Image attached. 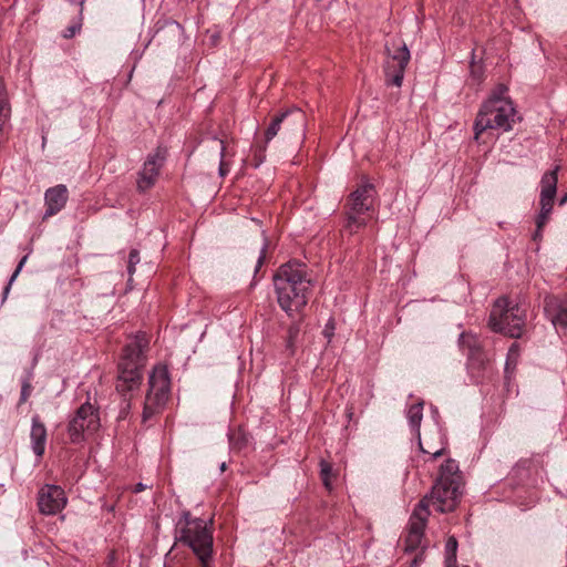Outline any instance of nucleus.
Here are the masks:
<instances>
[{
  "instance_id": "1",
  "label": "nucleus",
  "mask_w": 567,
  "mask_h": 567,
  "mask_svg": "<svg viewBox=\"0 0 567 567\" xmlns=\"http://www.w3.org/2000/svg\"><path fill=\"white\" fill-rule=\"evenodd\" d=\"M277 301L289 316L300 313L307 306L311 292L312 278L305 262L290 260L279 267L274 276Z\"/></svg>"
},
{
  "instance_id": "2",
  "label": "nucleus",
  "mask_w": 567,
  "mask_h": 567,
  "mask_svg": "<svg viewBox=\"0 0 567 567\" xmlns=\"http://www.w3.org/2000/svg\"><path fill=\"white\" fill-rule=\"evenodd\" d=\"M519 121L518 112L508 95L505 84H497L483 102L474 123L475 140L487 130L505 133L513 130Z\"/></svg>"
},
{
  "instance_id": "3",
  "label": "nucleus",
  "mask_w": 567,
  "mask_h": 567,
  "mask_svg": "<svg viewBox=\"0 0 567 567\" xmlns=\"http://www.w3.org/2000/svg\"><path fill=\"white\" fill-rule=\"evenodd\" d=\"M146 333L138 332L124 347L123 354L117 367L116 391L124 396V413L130 408L128 394L140 389L143 380V369L146 362L145 352L148 348Z\"/></svg>"
},
{
  "instance_id": "4",
  "label": "nucleus",
  "mask_w": 567,
  "mask_h": 567,
  "mask_svg": "<svg viewBox=\"0 0 567 567\" xmlns=\"http://www.w3.org/2000/svg\"><path fill=\"white\" fill-rule=\"evenodd\" d=\"M375 199L374 185L363 177L355 189L349 194L343 205V229L346 233L355 235L360 229L367 227L375 213Z\"/></svg>"
},
{
  "instance_id": "5",
  "label": "nucleus",
  "mask_w": 567,
  "mask_h": 567,
  "mask_svg": "<svg viewBox=\"0 0 567 567\" xmlns=\"http://www.w3.org/2000/svg\"><path fill=\"white\" fill-rule=\"evenodd\" d=\"M176 540L192 549L200 567H214L213 520L198 519L176 529Z\"/></svg>"
},
{
  "instance_id": "6",
  "label": "nucleus",
  "mask_w": 567,
  "mask_h": 567,
  "mask_svg": "<svg viewBox=\"0 0 567 567\" xmlns=\"http://www.w3.org/2000/svg\"><path fill=\"white\" fill-rule=\"evenodd\" d=\"M526 320V309L512 303L506 297L498 298L489 313L488 326L494 332L519 338Z\"/></svg>"
},
{
  "instance_id": "7",
  "label": "nucleus",
  "mask_w": 567,
  "mask_h": 567,
  "mask_svg": "<svg viewBox=\"0 0 567 567\" xmlns=\"http://www.w3.org/2000/svg\"><path fill=\"white\" fill-rule=\"evenodd\" d=\"M458 344L462 350L467 351V369L471 378L476 383H483L492 379L494 368L489 358L484 352L478 337L473 333L463 332L460 334Z\"/></svg>"
},
{
  "instance_id": "8",
  "label": "nucleus",
  "mask_w": 567,
  "mask_h": 567,
  "mask_svg": "<svg viewBox=\"0 0 567 567\" xmlns=\"http://www.w3.org/2000/svg\"><path fill=\"white\" fill-rule=\"evenodd\" d=\"M171 390L168 370L164 365L153 369L148 379V391L145 396L143 421L146 422L158 413L166 404Z\"/></svg>"
},
{
  "instance_id": "9",
  "label": "nucleus",
  "mask_w": 567,
  "mask_h": 567,
  "mask_svg": "<svg viewBox=\"0 0 567 567\" xmlns=\"http://www.w3.org/2000/svg\"><path fill=\"white\" fill-rule=\"evenodd\" d=\"M384 75L388 85L400 87L402 85L405 69L410 61V51L400 39H393L385 43Z\"/></svg>"
},
{
  "instance_id": "10",
  "label": "nucleus",
  "mask_w": 567,
  "mask_h": 567,
  "mask_svg": "<svg viewBox=\"0 0 567 567\" xmlns=\"http://www.w3.org/2000/svg\"><path fill=\"white\" fill-rule=\"evenodd\" d=\"M305 127V113L297 107L287 109L272 116L265 130L264 140L266 143L271 142L281 130L288 135L295 132L303 133Z\"/></svg>"
},
{
  "instance_id": "11",
  "label": "nucleus",
  "mask_w": 567,
  "mask_h": 567,
  "mask_svg": "<svg viewBox=\"0 0 567 567\" xmlns=\"http://www.w3.org/2000/svg\"><path fill=\"white\" fill-rule=\"evenodd\" d=\"M100 426V419L96 409L89 402L83 403L71 417L68 424L70 441L74 444L85 439V433H93Z\"/></svg>"
},
{
  "instance_id": "12",
  "label": "nucleus",
  "mask_w": 567,
  "mask_h": 567,
  "mask_svg": "<svg viewBox=\"0 0 567 567\" xmlns=\"http://www.w3.org/2000/svg\"><path fill=\"white\" fill-rule=\"evenodd\" d=\"M460 496L461 485L457 482H435L430 495L424 496L421 501L427 499V507L433 506L437 512L449 513L454 511Z\"/></svg>"
},
{
  "instance_id": "13",
  "label": "nucleus",
  "mask_w": 567,
  "mask_h": 567,
  "mask_svg": "<svg viewBox=\"0 0 567 567\" xmlns=\"http://www.w3.org/2000/svg\"><path fill=\"white\" fill-rule=\"evenodd\" d=\"M430 512L427 511V499L420 501L415 506L409 520V530L405 537V550L414 551L422 546L423 534Z\"/></svg>"
},
{
  "instance_id": "14",
  "label": "nucleus",
  "mask_w": 567,
  "mask_h": 567,
  "mask_svg": "<svg viewBox=\"0 0 567 567\" xmlns=\"http://www.w3.org/2000/svg\"><path fill=\"white\" fill-rule=\"evenodd\" d=\"M68 498L62 487L44 485L38 494L39 511L44 515H55L66 505Z\"/></svg>"
},
{
  "instance_id": "15",
  "label": "nucleus",
  "mask_w": 567,
  "mask_h": 567,
  "mask_svg": "<svg viewBox=\"0 0 567 567\" xmlns=\"http://www.w3.org/2000/svg\"><path fill=\"white\" fill-rule=\"evenodd\" d=\"M164 162L165 156L159 148L148 155L138 173L137 188L140 192H145L155 185Z\"/></svg>"
},
{
  "instance_id": "16",
  "label": "nucleus",
  "mask_w": 567,
  "mask_h": 567,
  "mask_svg": "<svg viewBox=\"0 0 567 567\" xmlns=\"http://www.w3.org/2000/svg\"><path fill=\"white\" fill-rule=\"evenodd\" d=\"M422 410H423V402L412 404L408 410L406 417L409 420L410 426L412 427V431L417 436L420 450L425 454H430L432 456V458H436V457L443 455L444 449H445L444 447L445 443L443 442V439L440 435L441 447H439V449H433L432 446H429V449L423 447V443L421 441V433H420V426H421V421H422V416H423Z\"/></svg>"
},
{
  "instance_id": "17",
  "label": "nucleus",
  "mask_w": 567,
  "mask_h": 567,
  "mask_svg": "<svg viewBox=\"0 0 567 567\" xmlns=\"http://www.w3.org/2000/svg\"><path fill=\"white\" fill-rule=\"evenodd\" d=\"M544 311L557 330L567 329V300L548 296L545 298Z\"/></svg>"
},
{
  "instance_id": "18",
  "label": "nucleus",
  "mask_w": 567,
  "mask_h": 567,
  "mask_svg": "<svg viewBox=\"0 0 567 567\" xmlns=\"http://www.w3.org/2000/svg\"><path fill=\"white\" fill-rule=\"evenodd\" d=\"M69 190L65 185L59 184L45 190V213L43 218H49L60 213L66 205Z\"/></svg>"
},
{
  "instance_id": "19",
  "label": "nucleus",
  "mask_w": 567,
  "mask_h": 567,
  "mask_svg": "<svg viewBox=\"0 0 567 567\" xmlns=\"http://www.w3.org/2000/svg\"><path fill=\"white\" fill-rule=\"evenodd\" d=\"M48 432L44 423L39 415L31 419L30 446L38 460H41L45 453Z\"/></svg>"
},
{
  "instance_id": "20",
  "label": "nucleus",
  "mask_w": 567,
  "mask_h": 567,
  "mask_svg": "<svg viewBox=\"0 0 567 567\" xmlns=\"http://www.w3.org/2000/svg\"><path fill=\"white\" fill-rule=\"evenodd\" d=\"M559 166L554 169L546 172L540 181V196L539 203H548L554 205V199L557 192L558 173Z\"/></svg>"
},
{
  "instance_id": "21",
  "label": "nucleus",
  "mask_w": 567,
  "mask_h": 567,
  "mask_svg": "<svg viewBox=\"0 0 567 567\" xmlns=\"http://www.w3.org/2000/svg\"><path fill=\"white\" fill-rule=\"evenodd\" d=\"M455 481L461 485V475L458 470V464L454 460H447L444 464H442L440 468V474L436 482L444 483Z\"/></svg>"
},
{
  "instance_id": "22",
  "label": "nucleus",
  "mask_w": 567,
  "mask_h": 567,
  "mask_svg": "<svg viewBox=\"0 0 567 567\" xmlns=\"http://www.w3.org/2000/svg\"><path fill=\"white\" fill-rule=\"evenodd\" d=\"M269 143H266V140L256 141V143L251 146L252 152V166L258 168L266 159V151Z\"/></svg>"
},
{
  "instance_id": "23",
  "label": "nucleus",
  "mask_w": 567,
  "mask_h": 567,
  "mask_svg": "<svg viewBox=\"0 0 567 567\" xmlns=\"http://www.w3.org/2000/svg\"><path fill=\"white\" fill-rule=\"evenodd\" d=\"M300 333V324L298 322H293L288 328V334L286 339V352L288 355H293L296 352V341Z\"/></svg>"
},
{
  "instance_id": "24",
  "label": "nucleus",
  "mask_w": 567,
  "mask_h": 567,
  "mask_svg": "<svg viewBox=\"0 0 567 567\" xmlns=\"http://www.w3.org/2000/svg\"><path fill=\"white\" fill-rule=\"evenodd\" d=\"M457 540L450 536L445 544V567L456 565Z\"/></svg>"
},
{
  "instance_id": "25",
  "label": "nucleus",
  "mask_w": 567,
  "mask_h": 567,
  "mask_svg": "<svg viewBox=\"0 0 567 567\" xmlns=\"http://www.w3.org/2000/svg\"><path fill=\"white\" fill-rule=\"evenodd\" d=\"M539 206L540 210L535 219V223L539 229H543L549 220L554 205L548 203H539Z\"/></svg>"
},
{
  "instance_id": "26",
  "label": "nucleus",
  "mask_w": 567,
  "mask_h": 567,
  "mask_svg": "<svg viewBox=\"0 0 567 567\" xmlns=\"http://www.w3.org/2000/svg\"><path fill=\"white\" fill-rule=\"evenodd\" d=\"M320 477L322 480L324 487L327 489L331 491L332 489V483H331L332 466L329 462H327L324 460L320 461Z\"/></svg>"
},
{
  "instance_id": "27",
  "label": "nucleus",
  "mask_w": 567,
  "mask_h": 567,
  "mask_svg": "<svg viewBox=\"0 0 567 567\" xmlns=\"http://www.w3.org/2000/svg\"><path fill=\"white\" fill-rule=\"evenodd\" d=\"M28 259V256H24L21 258V260L19 261L14 272L11 275L7 286L4 287L3 289V297H2V301H4L9 295V291H10V288H11V285L12 282L16 280V278L18 277L19 272L21 271V269L23 268L25 261Z\"/></svg>"
},
{
  "instance_id": "28",
  "label": "nucleus",
  "mask_w": 567,
  "mask_h": 567,
  "mask_svg": "<svg viewBox=\"0 0 567 567\" xmlns=\"http://www.w3.org/2000/svg\"><path fill=\"white\" fill-rule=\"evenodd\" d=\"M517 357H518V350H517V346L514 343V344H512V347L509 348L508 353H507V360H506V364H505V373L506 374L509 373L511 370L515 369Z\"/></svg>"
},
{
  "instance_id": "29",
  "label": "nucleus",
  "mask_w": 567,
  "mask_h": 567,
  "mask_svg": "<svg viewBox=\"0 0 567 567\" xmlns=\"http://www.w3.org/2000/svg\"><path fill=\"white\" fill-rule=\"evenodd\" d=\"M225 155H226V146H225L224 142L220 141V163H219V169H218L220 177H225L230 171V165L228 162L225 161Z\"/></svg>"
},
{
  "instance_id": "30",
  "label": "nucleus",
  "mask_w": 567,
  "mask_h": 567,
  "mask_svg": "<svg viewBox=\"0 0 567 567\" xmlns=\"http://www.w3.org/2000/svg\"><path fill=\"white\" fill-rule=\"evenodd\" d=\"M0 112H10L3 79L0 78Z\"/></svg>"
},
{
  "instance_id": "31",
  "label": "nucleus",
  "mask_w": 567,
  "mask_h": 567,
  "mask_svg": "<svg viewBox=\"0 0 567 567\" xmlns=\"http://www.w3.org/2000/svg\"><path fill=\"white\" fill-rule=\"evenodd\" d=\"M140 262V254L136 249L130 251L128 255V265L127 271L130 275H133L135 271V266Z\"/></svg>"
},
{
  "instance_id": "32",
  "label": "nucleus",
  "mask_w": 567,
  "mask_h": 567,
  "mask_svg": "<svg viewBox=\"0 0 567 567\" xmlns=\"http://www.w3.org/2000/svg\"><path fill=\"white\" fill-rule=\"evenodd\" d=\"M10 112H0V143L2 142V136L8 127Z\"/></svg>"
},
{
  "instance_id": "33",
  "label": "nucleus",
  "mask_w": 567,
  "mask_h": 567,
  "mask_svg": "<svg viewBox=\"0 0 567 567\" xmlns=\"http://www.w3.org/2000/svg\"><path fill=\"white\" fill-rule=\"evenodd\" d=\"M199 518H193L189 514V512H184L182 514V517L181 519L178 520V524H177V529H179L181 527H187L188 526V523L190 522H194V520H198Z\"/></svg>"
},
{
  "instance_id": "34",
  "label": "nucleus",
  "mask_w": 567,
  "mask_h": 567,
  "mask_svg": "<svg viewBox=\"0 0 567 567\" xmlns=\"http://www.w3.org/2000/svg\"><path fill=\"white\" fill-rule=\"evenodd\" d=\"M324 338L330 342L333 334H334V324H333V320L330 319L327 324L324 326V329L322 331Z\"/></svg>"
},
{
  "instance_id": "35",
  "label": "nucleus",
  "mask_w": 567,
  "mask_h": 567,
  "mask_svg": "<svg viewBox=\"0 0 567 567\" xmlns=\"http://www.w3.org/2000/svg\"><path fill=\"white\" fill-rule=\"evenodd\" d=\"M31 393V385L28 382H24L21 388L20 393V403H24Z\"/></svg>"
},
{
  "instance_id": "36",
  "label": "nucleus",
  "mask_w": 567,
  "mask_h": 567,
  "mask_svg": "<svg viewBox=\"0 0 567 567\" xmlns=\"http://www.w3.org/2000/svg\"><path fill=\"white\" fill-rule=\"evenodd\" d=\"M266 249H267V243H265L262 248H261V251H260V255L258 257L257 265H256V268H255V274H257L259 271L260 267L262 266V264L265 261Z\"/></svg>"
},
{
  "instance_id": "37",
  "label": "nucleus",
  "mask_w": 567,
  "mask_h": 567,
  "mask_svg": "<svg viewBox=\"0 0 567 567\" xmlns=\"http://www.w3.org/2000/svg\"><path fill=\"white\" fill-rule=\"evenodd\" d=\"M79 31H80V25H71L64 30L63 37L65 39L73 38Z\"/></svg>"
},
{
  "instance_id": "38",
  "label": "nucleus",
  "mask_w": 567,
  "mask_h": 567,
  "mask_svg": "<svg viewBox=\"0 0 567 567\" xmlns=\"http://www.w3.org/2000/svg\"><path fill=\"white\" fill-rule=\"evenodd\" d=\"M542 236H543V229H539V228L536 226V230H535V233H534V235H533V239H534V240H537V239L542 238Z\"/></svg>"
},
{
  "instance_id": "39",
  "label": "nucleus",
  "mask_w": 567,
  "mask_h": 567,
  "mask_svg": "<svg viewBox=\"0 0 567 567\" xmlns=\"http://www.w3.org/2000/svg\"><path fill=\"white\" fill-rule=\"evenodd\" d=\"M145 488H146V486L143 483H138L135 485L133 491H134V493H140V492L144 491Z\"/></svg>"
},
{
  "instance_id": "40",
  "label": "nucleus",
  "mask_w": 567,
  "mask_h": 567,
  "mask_svg": "<svg viewBox=\"0 0 567 567\" xmlns=\"http://www.w3.org/2000/svg\"><path fill=\"white\" fill-rule=\"evenodd\" d=\"M567 203V193L564 194L559 199V205L563 206Z\"/></svg>"
},
{
  "instance_id": "41",
  "label": "nucleus",
  "mask_w": 567,
  "mask_h": 567,
  "mask_svg": "<svg viewBox=\"0 0 567 567\" xmlns=\"http://www.w3.org/2000/svg\"><path fill=\"white\" fill-rule=\"evenodd\" d=\"M432 413H433V417L436 419L437 415H439V411L436 408H432ZM435 422L437 423V420H435Z\"/></svg>"
},
{
  "instance_id": "42",
  "label": "nucleus",
  "mask_w": 567,
  "mask_h": 567,
  "mask_svg": "<svg viewBox=\"0 0 567 567\" xmlns=\"http://www.w3.org/2000/svg\"><path fill=\"white\" fill-rule=\"evenodd\" d=\"M219 468H220V472L226 471V468H227V464H226V462H223V463L220 464V467H219Z\"/></svg>"
},
{
  "instance_id": "43",
  "label": "nucleus",
  "mask_w": 567,
  "mask_h": 567,
  "mask_svg": "<svg viewBox=\"0 0 567 567\" xmlns=\"http://www.w3.org/2000/svg\"><path fill=\"white\" fill-rule=\"evenodd\" d=\"M462 567H468V566H462Z\"/></svg>"
}]
</instances>
